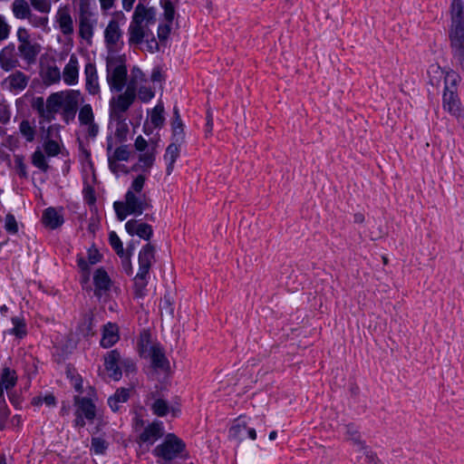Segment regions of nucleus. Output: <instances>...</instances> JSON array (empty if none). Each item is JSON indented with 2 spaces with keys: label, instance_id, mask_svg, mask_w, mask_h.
Wrapping results in <instances>:
<instances>
[{
  "label": "nucleus",
  "instance_id": "f257e3e1",
  "mask_svg": "<svg viewBox=\"0 0 464 464\" xmlns=\"http://www.w3.org/2000/svg\"><path fill=\"white\" fill-rule=\"evenodd\" d=\"M449 29L450 45L453 58L464 71V5L462 0H452Z\"/></svg>",
  "mask_w": 464,
  "mask_h": 464
},
{
  "label": "nucleus",
  "instance_id": "f03ea898",
  "mask_svg": "<svg viewBox=\"0 0 464 464\" xmlns=\"http://www.w3.org/2000/svg\"><path fill=\"white\" fill-rule=\"evenodd\" d=\"M145 2L146 0H140L135 7L128 29L130 44H140L145 37L152 35L150 26L156 23L157 11L155 7L146 6Z\"/></svg>",
  "mask_w": 464,
  "mask_h": 464
},
{
  "label": "nucleus",
  "instance_id": "7ed1b4c3",
  "mask_svg": "<svg viewBox=\"0 0 464 464\" xmlns=\"http://www.w3.org/2000/svg\"><path fill=\"white\" fill-rule=\"evenodd\" d=\"M119 220H124L129 215H141L144 210L151 208V200L146 194H135L128 190L124 201H115L113 204Z\"/></svg>",
  "mask_w": 464,
  "mask_h": 464
},
{
  "label": "nucleus",
  "instance_id": "20e7f679",
  "mask_svg": "<svg viewBox=\"0 0 464 464\" xmlns=\"http://www.w3.org/2000/svg\"><path fill=\"white\" fill-rule=\"evenodd\" d=\"M155 261V247L150 243L146 244L139 253V271L134 277V295L141 298L146 295L148 285L147 276L152 263Z\"/></svg>",
  "mask_w": 464,
  "mask_h": 464
},
{
  "label": "nucleus",
  "instance_id": "39448f33",
  "mask_svg": "<svg viewBox=\"0 0 464 464\" xmlns=\"http://www.w3.org/2000/svg\"><path fill=\"white\" fill-rule=\"evenodd\" d=\"M66 93L67 91L53 92L46 101L43 97H36L32 102V108L37 111L43 121L51 122L63 105Z\"/></svg>",
  "mask_w": 464,
  "mask_h": 464
},
{
  "label": "nucleus",
  "instance_id": "423d86ee",
  "mask_svg": "<svg viewBox=\"0 0 464 464\" xmlns=\"http://www.w3.org/2000/svg\"><path fill=\"white\" fill-rule=\"evenodd\" d=\"M107 82L112 92H120L127 82L125 59L120 55H109L106 58Z\"/></svg>",
  "mask_w": 464,
  "mask_h": 464
},
{
  "label": "nucleus",
  "instance_id": "0eeeda50",
  "mask_svg": "<svg viewBox=\"0 0 464 464\" xmlns=\"http://www.w3.org/2000/svg\"><path fill=\"white\" fill-rule=\"evenodd\" d=\"M185 450L186 443L174 433H168L152 452L155 457L170 461L181 456Z\"/></svg>",
  "mask_w": 464,
  "mask_h": 464
},
{
  "label": "nucleus",
  "instance_id": "6e6552de",
  "mask_svg": "<svg viewBox=\"0 0 464 464\" xmlns=\"http://www.w3.org/2000/svg\"><path fill=\"white\" fill-rule=\"evenodd\" d=\"M18 41V54L27 64L31 65L36 62L37 56L42 51L40 44L35 42L29 32L24 28L19 27L16 32Z\"/></svg>",
  "mask_w": 464,
  "mask_h": 464
},
{
  "label": "nucleus",
  "instance_id": "1a4fd4ad",
  "mask_svg": "<svg viewBox=\"0 0 464 464\" xmlns=\"http://www.w3.org/2000/svg\"><path fill=\"white\" fill-rule=\"evenodd\" d=\"M137 96V85L130 81L123 93L112 97L110 101V119H121L130 109Z\"/></svg>",
  "mask_w": 464,
  "mask_h": 464
},
{
  "label": "nucleus",
  "instance_id": "9d476101",
  "mask_svg": "<svg viewBox=\"0 0 464 464\" xmlns=\"http://www.w3.org/2000/svg\"><path fill=\"white\" fill-rule=\"evenodd\" d=\"M122 31L116 20H111L104 31V40L110 52H116L122 45Z\"/></svg>",
  "mask_w": 464,
  "mask_h": 464
},
{
  "label": "nucleus",
  "instance_id": "9b49d317",
  "mask_svg": "<svg viewBox=\"0 0 464 464\" xmlns=\"http://www.w3.org/2000/svg\"><path fill=\"white\" fill-rule=\"evenodd\" d=\"M55 23L58 24L60 32L64 36L73 34L74 24L69 6L64 5L58 8L55 14Z\"/></svg>",
  "mask_w": 464,
  "mask_h": 464
},
{
  "label": "nucleus",
  "instance_id": "f8f14e48",
  "mask_svg": "<svg viewBox=\"0 0 464 464\" xmlns=\"http://www.w3.org/2000/svg\"><path fill=\"white\" fill-rule=\"evenodd\" d=\"M20 66V62L15 53V45L10 43L0 51V67L5 72H10Z\"/></svg>",
  "mask_w": 464,
  "mask_h": 464
},
{
  "label": "nucleus",
  "instance_id": "ddd939ff",
  "mask_svg": "<svg viewBox=\"0 0 464 464\" xmlns=\"http://www.w3.org/2000/svg\"><path fill=\"white\" fill-rule=\"evenodd\" d=\"M79 105V92L76 91H67L64 98V103L62 106L63 118L66 123L73 120Z\"/></svg>",
  "mask_w": 464,
  "mask_h": 464
},
{
  "label": "nucleus",
  "instance_id": "4468645a",
  "mask_svg": "<svg viewBox=\"0 0 464 464\" xmlns=\"http://www.w3.org/2000/svg\"><path fill=\"white\" fill-rule=\"evenodd\" d=\"M121 355L117 350H112L107 353L104 357V366L109 372V376L114 381H119L121 378V371L119 367L121 363Z\"/></svg>",
  "mask_w": 464,
  "mask_h": 464
},
{
  "label": "nucleus",
  "instance_id": "2eb2a0df",
  "mask_svg": "<svg viewBox=\"0 0 464 464\" xmlns=\"http://www.w3.org/2000/svg\"><path fill=\"white\" fill-rule=\"evenodd\" d=\"M164 434L161 421H153L148 425L139 436V441L152 445L157 440Z\"/></svg>",
  "mask_w": 464,
  "mask_h": 464
},
{
  "label": "nucleus",
  "instance_id": "dca6fc26",
  "mask_svg": "<svg viewBox=\"0 0 464 464\" xmlns=\"http://www.w3.org/2000/svg\"><path fill=\"white\" fill-rule=\"evenodd\" d=\"M74 404L77 407L76 413L84 416L88 421H92L95 419L96 406L91 399L74 396Z\"/></svg>",
  "mask_w": 464,
  "mask_h": 464
},
{
  "label": "nucleus",
  "instance_id": "f3484780",
  "mask_svg": "<svg viewBox=\"0 0 464 464\" xmlns=\"http://www.w3.org/2000/svg\"><path fill=\"white\" fill-rule=\"evenodd\" d=\"M442 100V105L445 111H447L449 113L456 117L457 119L462 117L460 102L457 92H454V90H450V92L444 91Z\"/></svg>",
  "mask_w": 464,
  "mask_h": 464
},
{
  "label": "nucleus",
  "instance_id": "a211bd4d",
  "mask_svg": "<svg viewBox=\"0 0 464 464\" xmlns=\"http://www.w3.org/2000/svg\"><path fill=\"white\" fill-rule=\"evenodd\" d=\"M30 77L21 71H15L5 79V83L12 92H20L24 91L29 82Z\"/></svg>",
  "mask_w": 464,
  "mask_h": 464
},
{
  "label": "nucleus",
  "instance_id": "6ab92c4d",
  "mask_svg": "<svg viewBox=\"0 0 464 464\" xmlns=\"http://www.w3.org/2000/svg\"><path fill=\"white\" fill-rule=\"evenodd\" d=\"M125 229L129 235H137L140 238L150 240L153 234L152 227L147 223H138L135 219H130L126 222Z\"/></svg>",
  "mask_w": 464,
  "mask_h": 464
},
{
  "label": "nucleus",
  "instance_id": "aec40b11",
  "mask_svg": "<svg viewBox=\"0 0 464 464\" xmlns=\"http://www.w3.org/2000/svg\"><path fill=\"white\" fill-rule=\"evenodd\" d=\"M78 59L75 54H72L68 63L63 68V79L67 85H74L78 82Z\"/></svg>",
  "mask_w": 464,
  "mask_h": 464
},
{
  "label": "nucleus",
  "instance_id": "412c9836",
  "mask_svg": "<svg viewBox=\"0 0 464 464\" xmlns=\"http://www.w3.org/2000/svg\"><path fill=\"white\" fill-rule=\"evenodd\" d=\"M86 89L90 94L95 95L100 92L97 69L94 63H88L84 68Z\"/></svg>",
  "mask_w": 464,
  "mask_h": 464
},
{
  "label": "nucleus",
  "instance_id": "4be33fe9",
  "mask_svg": "<svg viewBox=\"0 0 464 464\" xmlns=\"http://www.w3.org/2000/svg\"><path fill=\"white\" fill-rule=\"evenodd\" d=\"M156 152V145L151 146L145 152H141L139 155L138 162L132 166V169L149 171L155 162Z\"/></svg>",
  "mask_w": 464,
  "mask_h": 464
},
{
  "label": "nucleus",
  "instance_id": "5701e85b",
  "mask_svg": "<svg viewBox=\"0 0 464 464\" xmlns=\"http://www.w3.org/2000/svg\"><path fill=\"white\" fill-rule=\"evenodd\" d=\"M120 339L119 328L117 324L108 323L103 325L102 337L101 340V345L103 348H110L114 345Z\"/></svg>",
  "mask_w": 464,
  "mask_h": 464
},
{
  "label": "nucleus",
  "instance_id": "b1692460",
  "mask_svg": "<svg viewBox=\"0 0 464 464\" xmlns=\"http://www.w3.org/2000/svg\"><path fill=\"white\" fill-rule=\"evenodd\" d=\"M229 437L238 441L245 440L246 437L254 440L256 439V431L254 428H248L246 423H237L230 428Z\"/></svg>",
  "mask_w": 464,
  "mask_h": 464
},
{
  "label": "nucleus",
  "instance_id": "393cba45",
  "mask_svg": "<svg viewBox=\"0 0 464 464\" xmlns=\"http://www.w3.org/2000/svg\"><path fill=\"white\" fill-rule=\"evenodd\" d=\"M148 358L155 369L167 370L169 367V362L160 345H156L155 349L148 353Z\"/></svg>",
  "mask_w": 464,
  "mask_h": 464
},
{
  "label": "nucleus",
  "instance_id": "a878e982",
  "mask_svg": "<svg viewBox=\"0 0 464 464\" xmlns=\"http://www.w3.org/2000/svg\"><path fill=\"white\" fill-rule=\"evenodd\" d=\"M42 220L44 226L51 229H55L63 223V216L54 208H46L43 214Z\"/></svg>",
  "mask_w": 464,
  "mask_h": 464
},
{
  "label": "nucleus",
  "instance_id": "bb28decb",
  "mask_svg": "<svg viewBox=\"0 0 464 464\" xmlns=\"http://www.w3.org/2000/svg\"><path fill=\"white\" fill-rule=\"evenodd\" d=\"M179 142L170 143L165 151L164 160L167 161L166 173L168 176L171 175L174 169V164L179 157Z\"/></svg>",
  "mask_w": 464,
  "mask_h": 464
},
{
  "label": "nucleus",
  "instance_id": "cd10ccee",
  "mask_svg": "<svg viewBox=\"0 0 464 464\" xmlns=\"http://www.w3.org/2000/svg\"><path fill=\"white\" fill-rule=\"evenodd\" d=\"M95 24L93 17L79 18V35L89 44L92 43Z\"/></svg>",
  "mask_w": 464,
  "mask_h": 464
},
{
  "label": "nucleus",
  "instance_id": "c85d7f7f",
  "mask_svg": "<svg viewBox=\"0 0 464 464\" xmlns=\"http://www.w3.org/2000/svg\"><path fill=\"white\" fill-rule=\"evenodd\" d=\"M157 344H153L151 341V334L149 330H143L138 341V348L140 356L148 358V353L155 349Z\"/></svg>",
  "mask_w": 464,
  "mask_h": 464
},
{
  "label": "nucleus",
  "instance_id": "c756f323",
  "mask_svg": "<svg viewBox=\"0 0 464 464\" xmlns=\"http://www.w3.org/2000/svg\"><path fill=\"white\" fill-rule=\"evenodd\" d=\"M130 389L120 388L108 399V404L113 411H118L121 403L126 402L130 398Z\"/></svg>",
  "mask_w": 464,
  "mask_h": 464
},
{
  "label": "nucleus",
  "instance_id": "7c9ffc66",
  "mask_svg": "<svg viewBox=\"0 0 464 464\" xmlns=\"http://www.w3.org/2000/svg\"><path fill=\"white\" fill-rule=\"evenodd\" d=\"M93 282L96 287V295H99V291H106L110 288L111 279L103 268H99L96 270L93 276Z\"/></svg>",
  "mask_w": 464,
  "mask_h": 464
},
{
  "label": "nucleus",
  "instance_id": "2f4dec72",
  "mask_svg": "<svg viewBox=\"0 0 464 464\" xmlns=\"http://www.w3.org/2000/svg\"><path fill=\"white\" fill-rule=\"evenodd\" d=\"M12 11L17 19H27L32 14L26 0H14L12 5Z\"/></svg>",
  "mask_w": 464,
  "mask_h": 464
},
{
  "label": "nucleus",
  "instance_id": "473e14b6",
  "mask_svg": "<svg viewBox=\"0 0 464 464\" xmlns=\"http://www.w3.org/2000/svg\"><path fill=\"white\" fill-rule=\"evenodd\" d=\"M130 151L128 145H121L118 147L112 155H108V161L110 169H112V164L116 161H127L130 158Z\"/></svg>",
  "mask_w": 464,
  "mask_h": 464
},
{
  "label": "nucleus",
  "instance_id": "72a5a7b5",
  "mask_svg": "<svg viewBox=\"0 0 464 464\" xmlns=\"http://www.w3.org/2000/svg\"><path fill=\"white\" fill-rule=\"evenodd\" d=\"M53 126H50L47 130L46 140L44 142V150L48 157H55L61 152V147L59 143L53 140L49 139L50 132Z\"/></svg>",
  "mask_w": 464,
  "mask_h": 464
},
{
  "label": "nucleus",
  "instance_id": "f704fd0d",
  "mask_svg": "<svg viewBox=\"0 0 464 464\" xmlns=\"http://www.w3.org/2000/svg\"><path fill=\"white\" fill-rule=\"evenodd\" d=\"M0 382L3 383V386L6 391L13 388L17 382L15 371L11 370L8 367L4 368L0 375Z\"/></svg>",
  "mask_w": 464,
  "mask_h": 464
},
{
  "label": "nucleus",
  "instance_id": "c9c22d12",
  "mask_svg": "<svg viewBox=\"0 0 464 464\" xmlns=\"http://www.w3.org/2000/svg\"><path fill=\"white\" fill-rule=\"evenodd\" d=\"M79 334L83 337L94 335L93 331V318L91 314H85L78 326Z\"/></svg>",
  "mask_w": 464,
  "mask_h": 464
},
{
  "label": "nucleus",
  "instance_id": "e433bc0d",
  "mask_svg": "<svg viewBox=\"0 0 464 464\" xmlns=\"http://www.w3.org/2000/svg\"><path fill=\"white\" fill-rule=\"evenodd\" d=\"M19 131L27 142H33L34 140L36 130L28 120H23L20 122Z\"/></svg>",
  "mask_w": 464,
  "mask_h": 464
},
{
  "label": "nucleus",
  "instance_id": "4c0bfd02",
  "mask_svg": "<svg viewBox=\"0 0 464 464\" xmlns=\"http://www.w3.org/2000/svg\"><path fill=\"white\" fill-rule=\"evenodd\" d=\"M109 442L102 436H92L91 450L96 455H103L108 450Z\"/></svg>",
  "mask_w": 464,
  "mask_h": 464
},
{
  "label": "nucleus",
  "instance_id": "58836bf2",
  "mask_svg": "<svg viewBox=\"0 0 464 464\" xmlns=\"http://www.w3.org/2000/svg\"><path fill=\"white\" fill-rule=\"evenodd\" d=\"M116 122L115 137L119 141H124L129 132V126L126 123V118L121 117V119H110Z\"/></svg>",
  "mask_w": 464,
  "mask_h": 464
},
{
  "label": "nucleus",
  "instance_id": "ea45409f",
  "mask_svg": "<svg viewBox=\"0 0 464 464\" xmlns=\"http://www.w3.org/2000/svg\"><path fill=\"white\" fill-rule=\"evenodd\" d=\"M179 0H160V5L164 10V18L167 23L172 24L175 17V5Z\"/></svg>",
  "mask_w": 464,
  "mask_h": 464
},
{
  "label": "nucleus",
  "instance_id": "a19ab883",
  "mask_svg": "<svg viewBox=\"0 0 464 464\" xmlns=\"http://www.w3.org/2000/svg\"><path fill=\"white\" fill-rule=\"evenodd\" d=\"M161 315H166L169 318L174 316L173 300L169 293L165 294L160 304Z\"/></svg>",
  "mask_w": 464,
  "mask_h": 464
},
{
  "label": "nucleus",
  "instance_id": "79ce46f5",
  "mask_svg": "<svg viewBox=\"0 0 464 464\" xmlns=\"http://www.w3.org/2000/svg\"><path fill=\"white\" fill-rule=\"evenodd\" d=\"M32 164L44 172H46L49 169L45 156L39 148L32 154Z\"/></svg>",
  "mask_w": 464,
  "mask_h": 464
},
{
  "label": "nucleus",
  "instance_id": "37998d69",
  "mask_svg": "<svg viewBox=\"0 0 464 464\" xmlns=\"http://www.w3.org/2000/svg\"><path fill=\"white\" fill-rule=\"evenodd\" d=\"M78 119L81 125L94 121V114L90 104H84L79 111Z\"/></svg>",
  "mask_w": 464,
  "mask_h": 464
},
{
  "label": "nucleus",
  "instance_id": "c03bdc74",
  "mask_svg": "<svg viewBox=\"0 0 464 464\" xmlns=\"http://www.w3.org/2000/svg\"><path fill=\"white\" fill-rule=\"evenodd\" d=\"M12 323L14 324V327L11 330V334L20 339L24 338L27 334L26 325L24 319H21L19 317H13Z\"/></svg>",
  "mask_w": 464,
  "mask_h": 464
},
{
  "label": "nucleus",
  "instance_id": "a18cd8bd",
  "mask_svg": "<svg viewBox=\"0 0 464 464\" xmlns=\"http://www.w3.org/2000/svg\"><path fill=\"white\" fill-rule=\"evenodd\" d=\"M164 108L161 104H158L154 107L150 114V121L154 127H161L164 122Z\"/></svg>",
  "mask_w": 464,
  "mask_h": 464
},
{
  "label": "nucleus",
  "instance_id": "49530a36",
  "mask_svg": "<svg viewBox=\"0 0 464 464\" xmlns=\"http://www.w3.org/2000/svg\"><path fill=\"white\" fill-rule=\"evenodd\" d=\"M109 241L111 246V247L116 251L117 255L121 257L125 256V251L123 248V245L116 232L111 231L109 234Z\"/></svg>",
  "mask_w": 464,
  "mask_h": 464
},
{
  "label": "nucleus",
  "instance_id": "de8ad7c7",
  "mask_svg": "<svg viewBox=\"0 0 464 464\" xmlns=\"http://www.w3.org/2000/svg\"><path fill=\"white\" fill-rule=\"evenodd\" d=\"M60 0H30L32 6L44 14H48L51 11L53 3H57Z\"/></svg>",
  "mask_w": 464,
  "mask_h": 464
},
{
  "label": "nucleus",
  "instance_id": "09e8293b",
  "mask_svg": "<svg viewBox=\"0 0 464 464\" xmlns=\"http://www.w3.org/2000/svg\"><path fill=\"white\" fill-rule=\"evenodd\" d=\"M153 413L159 417H163L169 412V404L165 400L157 399L151 405Z\"/></svg>",
  "mask_w": 464,
  "mask_h": 464
},
{
  "label": "nucleus",
  "instance_id": "8fccbe9b",
  "mask_svg": "<svg viewBox=\"0 0 464 464\" xmlns=\"http://www.w3.org/2000/svg\"><path fill=\"white\" fill-rule=\"evenodd\" d=\"M172 132L173 139L176 142H182L184 140V130H183V122L181 119L173 120L172 121Z\"/></svg>",
  "mask_w": 464,
  "mask_h": 464
},
{
  "label": "nucleus",
  "instance_id": "3c124183",
  "mask_svg": "<svg viewBox=\"0 0 464 464\" xmlns=\"http://www.w3.org/2000/svg\"><path fill=\"white\" fill-rule=\"evenodd\" d=\"M45 81L48 83H56L61 80V72L57 66H48L45 71Z\"/></svg>",
  "mask_w": 464,
  "mask_h": 464
},
{
  "label": "nucleus",
  "instance_id": "603ef678",
  "mask_svg": "<svg viewBox=\"0 0 464 464\" xmlns=\"http://www.w3.org/2000/svg\"><path fill=\"white\" fill-rule=\"evenodd\" d=\"M5 229L10 234H16L18 232V224L13 214L8 213L5 216Z\"/></svg>",
  "mask_w": 464,
  "mask_h": 464
},
{
  "label": "nucleus",
  "instance_id": "864d4df0",
  "mask_svg": "<svg viewBox=\"0 0 464 464\" xmlns=\"http://www.w3.org/2000/svg\"><path fill=\"white\" fill-rule=\"evenodd\" d=\"M93 14L91 11L90 0H80L79 2V18H91Z\"/></svg>",
  "mask_w": 464,
  "mask_h": 464
},
{
  "label": "nucleus",
  "instance_id": "5fc2aeb1",
  "mask_svg": "<svg viewBox=\"0 0 464 464\" xmlns=\"http://www.w3.org/2000/svg\"><path fill=\"white\" fill-rule=\"evenodd\" d=\"M153 145H156V143L152 142L150 144L141 135L138 136L134 141L135 150L140 153L145 152Z\"/></svg>",
  "mask_w": 464,
  "mask_h": 464
},
{
  "label": "nucleus",
  "instance_id": "6e6d98bb",
  "mask_svg": "<svg viewBox=\"0 0 464 464\" xmlns=\"http://www.w3.org/2000/svg\"><path fill=\"white\" fill-rule=\"evenodd\" d=\"M24 158L23 155H15L14 156V164H15V168L18 171L19 176L26 179L27 171H26V165L24 164Z\"/></svg>",
  "mask_w": 464,
  "mask_h": 464
},
{
  "label": "nucleus",
  "instance_id": "4d7b16f0",
  "mask_svg": "<svg viewBox=\"0 0 464 464\" xmlns=\"http://www.w3.org/2000/svg\"><path fill=\"white\" fill-rule=\"evenodd\" d=\"M146 178L143 175H139L134 179L129 190H133L135 194H142Z\"/></svg>",
  "mask_w": 464,
  "mask_h": 464
},
{
  "label": "nucleus",
  "instance_id": "13d9d810",
  "mask_svg": "<svg viewBox=\"0 0 464 464\" xmlns=\"http://www.w3.org/2000/svg\"><path fill=\"white\" fill-rule=\"evenodd\" d=\"M9 415L10 411L7 409L5 401H0V430H3L5 427Z\"/></svg>",
  "mask_w": 464,
  "mask_h": 464
},
{
  "label": "nucleus",
  "instance_id": "bf43d9fd",
  "mask_svg": "<svg viewBox=\"0 0 464 464\" xmlns=\"http://www.w3.org/2000/svg\"><path fill=\"white\" fill-rule=\"evenodd\" d=\"M11 111L7 104L0 103V124L5 125L10 121Z\"/></svg>",
  "mask_w": 464,
  "mask_h": 464
},
{
  "label": "nucleus",
  "instance_id": "052dcab7",
  "mask_svg": "<svg viewBox=\"0 0 464 464\" xmlns=\"http://www.w3.org/2000/svg\"><path fill=\"white\" fill-rule=\"evenodd\" d=\"M10 31V25L7 24L5 17L0 14V42H3L9 37Z\"/></svg>",
  "mask_w": 464,
  "mask_h": 464
},
{
  "label": "nucleus",
  "instance_id": "680f3d73",
  "mask_svg": "<svg viewBox=\"0 0 464 464\" xmlns=\"http://www.w3.org/2000/svg\"><path fill=\"white\" fill-rule=\"evenodd\" d=\"M27 19L34 27H44L48 24V17L46 16H38L31 14Z\"/></svg>",
  "mask_w": 464,
  "mask_h": 464
},
{
  "label": "nucleus",
  "instance_id": "e2e57ef3",
  "mask_svg": "<svg viewBox=\"0 0 464 464\" xmlns=\"http://www.w3.org/2000/svg\"><path fill=\"white\" fill-rule=\"evenodd\" d=\"M170 24L167 23L166 24H160L158 27V37L160 42L166 41L170 34Z\"/></svg>",
  "mask_w": 464,
  "mask_h": 464
},
{
  "label": "nucleus",
  "instance_id": "0e129e2a",
  "mask_svg": "<svg viewBox=\"0 0 464 464\" xmlns=\"http://www.w3.org/2000/svg\"><path fill=\"white\" fill-rule=\"evenodd\" d=\"M450 90H454V92H457V76L455 74H448L445 77V92H450Z\"/></svg>",
  "mask_w": 464,
  "mask_h": 464
},
{
  "label": "nucleus",
  "instance_id": "69168bd1",
  "mask_svg": "<svg viewBox=\"0 0 464 464\" xmlns=\"http://www.w3.org/2000/svg\"><path fill=\"white\" fill-rule=\"evenodd\" d=\"M138 94L139 98L144 102H149L154 97V92L146 86L140 87L139 89Z\"/></svg>",
  "mask_w": 464,
  "mask_h": 464
},
{
  "label": "nucleus",
  "instance_id": "338daca9",
  "mask_svg": "<svg viewBox=\"0 0 464 464\" xmlns=\"http://www.w3.org/2000/svg\"><path fill=\"white\" fill-rule=\"evenodd\" d=\"M86 130L87 136L91 139H95L99 133V125L95 121L86 123L83 125Z\"/></svg>",
  "mask_w": 464,
  "mask_h": 464
},
{
  "label": "nucleus",
  "instance_id": "774afa93",
  "mask_svg": "<svg viewBox=\"0 0 464 464\" xmlns=\"http://www.w3.org/2000/svg\"><path fill=\"white\" fill-rule=\"evenodd\" d=\"M101 254L99 253L98 249L94 247H91L88 250V263L90 265H95L101 260Z\"/></svg>",
  "mask_w": 464,
  "mask_h": 464
}]
</instances>
